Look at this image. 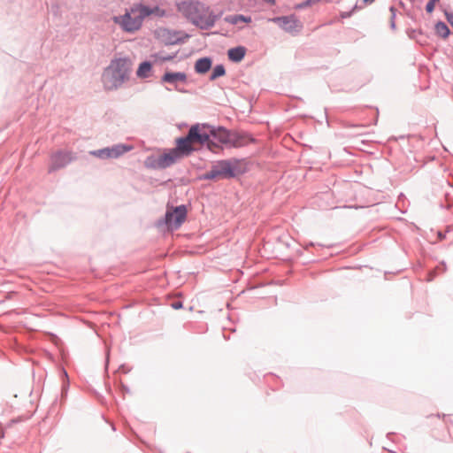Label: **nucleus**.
Segmentation results:
<instances>
[{
    "label": "nucleus",
    "instance_id": "obj_24",
    "mask_svg": "<svg viewBox=\"0 0 453 453\" xmlns=\"http://www.w3.org/2000/svg\"><path fill=\"white\" fill-rule=\"evenodd\" d=\"M433 3H434V4H436V3H438L440 0H431Z\"/></svg>",
    "mask_w": 453,
    "mask_h": 453
},
{
    "label": "nucleus",
    "instance_id": "obj_20",
    "mask_svg": "<svg viewBox=\"0 0 453 453\" xmlns=\"http://www.w3.org/2000/svg\"><path fill=\"white\" fill-rule=\"evenodd\" d=\"M173 58V57L171 56H165V57H163L161 58V61H168V60H171Z\"/></svg>",
    "mask_w": 453,
    "mask_h": 453
},
{
    "label": "nucleus",
    "instance_id": "obj_16",
    "mask_svg": "<svg viewBox=\"0 0 453 453\" xmlns=\"http://www.w3.org/2000/svg\"><path fill=\"white\" fill-rule=\"evenodd\" d=\"M225 20L230 24L236 25L240 21L250 23L251 21L250 17H245L243 15H231L225 18Z\"/></svg>",
    "mask_w": 453,
    "mask_h": 453
},
{
    "label": "nucleus",
    "instance_id": "obj_11",
    "mask_svg": "<svg viewBox=\"0 0 453 453\" xmlns=\"http://www.w3.org/2000/svg\"><path fill=\"white\" fill-rule=\"evenodd\" d=\"M211 67V60L209 58H199L195 64V70L197 73H205Z\"/></svg>",
    "mask_w": 453,
    "mask_h": 453
},
{
    "label": "nucleus",
    "instance_id": "obj_15",
    "mask_svg": "<svg viewBox=\"0 0 453 453\" xmlns=\"http://www.w3.org/2000/svg\"><path fill=\"white\" fill-rule=\"evenodd\" d=\"M252 141L253 139L247 134H233L232 142L234 146H244Z\"/></svg>",
    "mask_w": 453,
    "mask_h": 453
},
{
    "label": "nucleus",
    "instance_id": "obj_6",
    "mask_svg": "<svg viewBox=\"0 0 453 453\" xmlns=\"http://www.w3.org/2000/svg\"><path fill=\"white\" fill-rule=\"evenodd\" d=\"M188 209L185 205L167 206L165 225L167 229L173 231L178 229L187 219Z\"/></svg>",
    "mask_w": 453,
    "mask_h": 453
},
{
    "label": "nucleus",
    "instance_id": "obj_14",
    "mask_svg": "<svg viewBox=\"0 0 453 453\" xmlns=\"http://www.w3.org/2000/svg\"><path fill=\"white\" fill-rule=\"evenodd\" d=\"M152 65L150 62H142L140 64L136 75L141 79L148 78L151 75Z\"/></svg>",
    "mask_w": 453,
    "mask_h": 453
},
{
    "label": "nucleus",
    "instance_id": "obj_18",
    "mask_svg": "<svg viewBox=\"0 0 453 453\" xmlns=\"http://www.w3.org/2000/svg\"><path fill=\"white\" fill-rule=\"evenodd\" d=\"M226 73L225 67L221 65H216L211 74V80L214 81L219 77L224 76Z\"/></svg>",
    "mask_w": 453,
    "mask_h": 453
},
{
    "label": "nucleus",
    "instance_id": "obj_5",
    "mask_svg": "<svg viewBox=\"0 0 453 453\" xmlns=\"http://www.w3.org/2000/svg\"><path fill=\"white\" fill-rule=\"evenodd\" d=\"M244 172V164L236 159L223 160L212 166L206 173L208 179H228L238 176Z\"/></svg>",
    "mask_w": 453,
    "mask_h": 453
},
{
    "label": "nucleus",
    "instance_id": "obj_8",
    "mask_svg": "<svg viewBox=\"0 0 453 453\" xmlns=\"http://www.w3.org/2000/svg\"><path fill=\"white\" fill-rule=\"evenodd\" d=\"M73 155L71 151H58L51 156L49 172H54L65 167L73 160Z\"/></svg>",
    "mask_w": 453,
    "mask_h": 453
},
{
    "label": "nucleus",
    "instance_id": "obj_10",
    "mask_svg": "<svg viewBox=\"0 0 453 453\" xmlns=\"http://www.w3.org/2000/svg\"><path fill=\"white\" fill-rule=\"evenodd\" d=\"M211 134L223 143L232 142L233 134H229L225 128L211 129Z\"/></svg>",
    "mask_w": 453,
    "mask_h": 453
},
{
    "label": "nucleus",
    "instance_id": "obj_7",
    "mask_svg": "<svg viewBox=\"0 0 453 453\" xmlns=\"http://www.w3.org/2000/svg\"><path fill=\"white\" fill-rule=\"evenodd\" d=\"M134 149L131 145L117 144L111 148H104L98 150L91 151L90 154L103 159L117 158L124 153L130 151Z\"/></svg>",
    "mask_w": 453,
    "mask_h": 453
},
{
    "label": "nucleus",
    "instance_id": "obj_22",
    "mask_svg": "<svg viewBox=\"0 0 453 453\" xmlns=\"http://www.w3.org/2000/svg\"><path fill=\"white\" fill-rule=\"evenodd\" d=\"M173 308L174 309H179L181 307V303H175L173 304Z\"/></svg>",
    "mask_w": 453,
    "mask_h": 453
},
{
    "label": "nucleus",
    "instance_id": "obj_25",
    "mask_svg": "<svg viewBox=\"0 0 453 453\" xmlns=\"http://www.w3.org/2000/svg\"><path fill=\"white\" fill-rule=\"evenodd\" d=\"M452 25H453V22H452Z\"/></svg>",
    "mask_w": 453,
    "mask_h": 453
},
{
    "label": "nucleus",
    "instance_id": "obj_3",
    "mask_svg": "<svg viewBox=\"0 0 453 453\" xmlns=\"http://www.w3.org/2000/svg\"><path fill=\"white\" fill-rule=\"evenodd\" d=\"M150 15L161 17L165 15V12L158 7L150 8L143 5H135L124 15L114 17V21L126 32L133 33L140 29L143 19Z\"/></svg>",
    "mask_w": 453,
    "mask_h": 453
},
{
    "label": "nucleus",
    "instance_id": "obj_19",
    "mask_svg": "<svg viewBox=\"0 0 453 453\" xmlns=\"http://www.w3.org/2000/svg\"><path fill=\"white\" fill-rule=\"evenodd\" d=\"M435 4L431 0L426 4V10L428 13L433 12L434 10Z\"/></svg>",
    "mask_w": 453,
    "mask_h": 453
},
{
    "label": "nucleus",
    "instance_id": "obj_4",
    "mask_svg": "<svg viewBox=\"0 0 453 453\" xmlns=\"http://www.w3.org/2000/svg\"><path fill=\"white\" fill-rule=\"evenodd\" d=\"M178 8L183 15L203 29L212 27L217 19L208 7L199 2H182Z\"/></svg>",
    "mask_w": 453,
    "mask_h": 453
},
{
    "label": "nucleus",
    "instance_id": "obj_1",
    "mask_svg": "<svg viewBox=\"0 0 453 453\" xmlns=\"http://www.w3.org/2000/svg\"><path fill=\"white\" fill-rule=\"evenodd\" d=\"M205 126H192L185 137L176 140V147L159 156H150L145 160V165L153 169L166 168L184 157H188L196 149V145L209 143V134ZM210 146V144H208Z\"/></svg>",
    "mask_w": 453,
    "mask_h": 453
},
{
    "label": "nucleus",
    "instance_id": "obj_2",
    "mask_svg": "<svg viewBox=\"0 0 453 453\" xmlns=\"http://www.w3.org/2000/svg\"><path fill=\"white\" fill-rule=\"evenodd\" d=\"M133 62L128 58L112 59L101 76V82L105 91H115L127 83L132 75Z\"/></svg>",
    "mask_w": 453,
    "mask_h": 453
},
{
    "label": "nucleus",
    "instance_id": "obj_17",
    "mask_svg": "<svg viewBox=\"0 0 453 453\" xmlns=\"http://www.w3.org/2000/svg\"><path fill=\"white\" fill-rule=\"evenodd\" d=\"M436 33L442 38H446L449 34V29L443 22H439L435 26Z\"/></svg>",
    "mask_w": 453,
    "mask_h": 453
},
{
    "label": "nucleus",
    "instance_id": "obj_12",
    "mask_svg": "<svg viewBox=\"0 0 453 453\" xmlns=\"http://www.w3.org/2000/svg\"><path fill=\"white\" fill-rule=\"evenodd\" d=\"M187 76L184 73H165L162 78L164 82L174 83L177 81H185Z\"/></svg>",
    "mask_w": 453,
    "mask_h": 453
},
{
    "label": "nucleus",
    "instance_id": "obj_13",
    "mask_svg": "<svg viewBox=\"0 0 453 453\" xmlns=\"http://www.w3.org/2000/svg\"><path fill=\"white\" fill-rule=\"evenodd\" d=\"M245 49L243 47H236L228 50V58L234 62H240L245 56Z\"/></svg>",
    "mask_w": 453,
    "mask_h": 453
},
{
    "label": "nucleus",
    "instance_id": "obj_9",
    "mask_svg": "<svg viewBox=\"0 0 453 453\" xmlns=\"http://www.w3.org/2000/svg\"><path fill=\"white\" fill-rule=\"evenodd\" d=\"M270 20L279 24L284 30L289 33L299 32L302 29L301 22L297 20L294 16L278 17Z\"/></svg>",
    "mask_w": 453,
    "mask_h": 453
},
{
    "label": "nucleus",
    "instance_id": "obj_21",
    "mask_svg": "<svg viewBox=\"0 0 453 453\" xmlns=\"http://www.w3.org/2000/svg\"><path fill=\"white\" fill-rule=\"evenodd\" d=\"M349 16H350V13H349V12H342V13L341 14V17H342V19H344V18H348V17H349Z\"/></svg>",
    "mask_w": 453,
    "mask_h": 453
},
{
    "label": "nucleus",
    "instance_id": "obj_23",
    "mask_svg": "<svg viewBox=\"0 0 453 453\" xmlns=\"http://www.w3.org/2000/svg\"><path fill=\"white\" fill-rule=\"evenodd\" d=\"M374 0H364L365 3H372L373 2Z\"/></svg>",
    "mask_w": 453,
    "mask_h": 453
}]
</instances>
